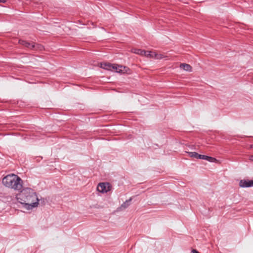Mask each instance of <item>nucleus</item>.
I'll use <instances>...</instances> for the list:
<instances>
[{"label": "nucleus", "instance_id": "f257e3e1", "mask_svg": "<svg viewBox=\"0 0 253 253\" xmlns=\"http://www.w3.org/2000/svg\"><path fill=\"white\" fill-rule=\"evenodd\" d=\"M19 196H17L18 201L22 205L27 206L28 209H31L38 206L39 204V199L37 194L34 190L30 188H23Z\"/></svg>", "mask_w": 253, "mask_h": 253}, {"label": "nucleus", "instance_id": "f03ea898", "mask_svg": "<svg viewBox=\"0 0 253 253\" xmlns=\"http://www.w3.org/2000/svg\"><path fill=\"white\" fill-rule=\"evenodd\" d=\"M2 183L5 186L18 192L21 191L23 188V180L17 175L14 174L6 175L3 178Z\"/></svg>", "mask_w": 253, "mask_h": 253}, {"label": "nucleus", "instance_id": "7ed1b4c3", "mask_svg": "<svg viewBox=\"0 0 253 253\" xmlns=\"http://www.w3.org/2000/svg\"><path fill=\"white\" fill-rule=\"evenodd\" d=\"M112 188L111 185L108 182L100 183L97 187V190L98 192L104 193L111 190Z\"/></svg>", "mask_w": 253, "mask_h": 253}, {"label": "nucleus", "instance_id": "20e7f679", "mask_svg": "<svg viewBox=\"0 0 253 253\" xmlns=\"http://www.w3.org/2000/svg\"><path fill=\"white\" fill-rule=\"evenodd\" d=\"M129 70V69L128 67L122 65H119L118 64H113L112 67V71H115V72L119 73H127Z\"/></svg>", "mask_w": 253, "mask_h": 253}, {"label": "nucleus", "instance_id": "39448f33", "mask_svg": "<svg viewBox=\"0 0 253 253\" xmlns=\"http://www.w3.org/2000/svg\"><path fill=\"white\" fill-rule=\"evenodd\" d=\"M239 186L243 188L253 187V180H241L239 182Z\"/></svg>", "mask_w": 253, "mask_h": 253}, {"label": "nucleus", "instance_id": "423d86ee", "mask_svg": "<svg viewBox=\"0 0 253 253\" xmlns=\"http://www.w3.org/2000/svg\"><path fill=\"white\" fill-rule=\"evenodd\" d=\"M113 65V64L109 63H102L100 67L104 69L112 71Z\"/></svg>", "mask_w": 253, "mask_h": 253}, {"label": "nucleus", "instance_id": "0eeeda50", "mask_svg": "<svg viewBox=\"0 0 253 253\" xmlns=\"http://www.w3.org/2000/svg\"><path fill=\"white\" fill-rule=\"evenodd\" d=\"M180 67L181 69H183L184 70L186 71H192V67L188 64L186 63H182L180 65Z\"/></svg>", "mask_w": 253, "mask_h": 253}, {"label": "nucleus", "instance_id": "6e6552de", "mask_svg": "<svg viewBox=\"0 0 253 253\" xmlns=\"http://www.w3.org/2000/svg\"><path fill=\"white\" fill-rule=\"evenodd\" d=\"M132 200V198L130 197L128 200H126L122 204L121 208H123L124 209L127 208L129 206V202H131Z\"/></svg>", "mask_w": 253, "mask_h": 253}, {"label": "nucleus", "instance_id": "1a4fd4ad", "mask_svg": "<svg viewBox=\"0 0 253 253\" xmlns=\"http://www.w3.org/2000/svg\"><path fill=\"white\" fill-rule=\"evenodd\" d=\"M19 43L28 48H29V47H30L31 44V42L22 40H19Z\"/></svg>", "mask_w": 253, "mask_h": 253}, {"label": "nucleus", "instance_id": "9d476101", "mask_svg": "<svg viewBox=\"0 0 253 253\" xmlns=\"http://www.w3.org/2000/svg\"><path fill=\"white\" fill-rule=\"evenodd\" d=\"M189 156L192 158L198 159L199 154L196 152H188Z\"/></svg>", "mask_w": 253, "mask_h": 253}, {"label": "nucleus", "instance_id": "9b49d317", "mask_svg": "<svg viewBox=\"0 0 253 253\" xmlns=\"http://www.w3.org/2000/svg\"><path fill=\"white\" fill-rule=\"evenodd\" d=\"M35 50H42L44 49V47L39 43H35Z\"/></svg>", "mask_w": 253, "mask_h": 253}, {"label": "nucleus", "instance_id": "f8f14e48", "mask_svg": "<svg viewBox=\"0 0 253 253\" xmlns=\"http://www.w3.org/2000/svg\"><path fill=\"white\" fill-rule=\"evenodd\" d=\"M205 160L208 161L210 162H215L217 161L215 158L208 156H206Z\"/></svg>", "mask_w": 253, "mask_h": 253}, {"label": "nucleus", "instance_id": "ddd939ff", "mask_svg": "<svg viewBox=\"0 0 253 253\" xmlns=\"http://www.w3.org/2000/svg\"><path fill=\"white\" fill-rule=\"evenodd\" d=\"M134 52L140 54V55H143V54H146L145 51L144 50H141L139 49H135Z\"/></svg>", "mask_w": 253, "mask_h": 253}, {"label": "nucleus", "instance_id": "4468645a", "mask_svg": "<svg viewBox=\"0 0 253 253\" xmlns=\"http://www.w3.org/2000/svg\"><path fill=\"white\" fill-rule=\"evenodd\" d=\"M35 42H31L30 46V47H29L28 48L35 50Z\"/></svg>", "mask_w": 253, "mask_h": 253}, {"label": "nucleus", "instance_id": "2eb2a0df", "mask_svg": "<svg viewBox=\"0 0 253 253\" xmlns=\"http://www.w3.org/2000/svg\"><path fill=\"white\" fill-rule=\"evenodd\" d=\"M146 54H143L147 57H153V55L151 54V52L149 51H145Z\"/></svg>", "mask_w": 253, "mask_h": 253}, {"label": "nucleus", "instance_id": "dca6fc26", "mask_svg": "<svg viewBox=\"0 0 253 253\" xmlns=\"http://www.w3.org/2000/svg\"><path fill=\"white\" fill-rule=\"evenodd\" d=\"M206 156V155L199 154L198 155V159L205 160Z\"/></svg>", "mask_w": 253, "mask_h": 253}, {"label": "nucleus", "instance_id": "f3484780", "mask_svg": "<svg viewBox=\"0 0 253 253\" xmlns=\"http://www.w3.org/2000/svg\"><path fill=\"white\" fill-rule=\"evenodd\" d=\"M155 56L157 59H162L163 58L162 54H155Z\"/></svg>", "mask_w": 253, "mask_h": 253}, {"label": "nucleus", "instance_id": "a211bd4d", "mask_svg": "<svg viewBox=\"0 0 253 253\" xmlns=\"http://www.w3.org/2000/svg\"><path fill=\"white\" fill-rule=\"evenodd\" d=\"M191 253H200L199 252H198L195 249H193L192 251H191Z\"/></svg>", "mask_w": 253, "mask_h": 253}, {"label": "nucleus", "instance_id": "6ab92c4d", "mask_svg": "<svg viewBox=\"0 0 253 253\" xmlns=\"http://www.w3.org/2000/svg\"><path fill=\"white\" fill-rule=\"evenodd\" d=\"M6 1V0H0V2L5 3Z\"/></svg>", "mask_w": 253, "mask_h": 253}, {"label": "nucleus", "instance_id": "aec40b11", "mask_svg": "<svg viewBox=\"0 0 253 253\" xmlns=\"http://www.w3.org/2000/svg\"><path fill=\"white\" fill-rule=\"evenodd\" d=\"M251 160H252V161H253V156H252L251 157Z\"/></svg>", "mask_w": 253, "mask_h": 253}]
</instances>
